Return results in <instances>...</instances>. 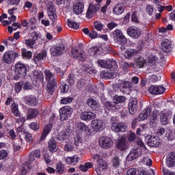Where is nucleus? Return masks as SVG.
<instances>
[{
    "label": "nucleus",
    "mask_w": 175,
    "mask_h": 175,
    "mask_svg": "<svg viewBox=\"0 0 175 175\" xmlns=\"http://www.w3.org/2000/svg\"><path fill=\"white\" fill-rule=\"evenodd\" d=\"M44 73L47 83V92L51 95H53L54 90H55V87L57 85V79L55 78V75L49 70H45Z\"/></svg>",
    "instance_id": "1"
},
{
    "label": "nucleus",
    "mask_w": 175,
    "mask_h": 175,
    "mask_svg": "<svg viewBox=\"0 0 175 175\" xmlns=\"http://www.w3.org/2000/svg\"><path fill=\"white\" fill-rule=\"evenodd\" d=\"M84 51L80 46H73L71 49V54L74 58H77L79 61H84L83 54Z\"/></svg>",
    "instance_id": "11"
},
{
    "label": "nucleus",
    "mask_w": 175,
    "mask_h": 175,
    "mask_svg": "<svg viewBox=\"0 0 175 175\" xmlns=\"http://www.w3.org/2000/svg\"><path fill=\"white\" fill-rule=\"evenodd\" d=\"M21 55L23 59H31L32 58V52L27 51L25 48H22Z\"/></svg>",
    "instance_id": "42"
},
{
    "label": "nucleus",
    "mask_w": 175,
    "mask_h": 175,
    "mask_svg": "<svg viewBox=\"0 0 175 175\" xmlns=\"http://www.w3.org/2000/svg\"><path fill=\"white\" fill-rule=\"evenodd\" d=\"M67 24L70 28H72V29H79L80 25L73 21H70L68 19Z\"/></svg>",
    "instance_id": "52"
},
{
    "label": "nucleus",
    "mask_w": 175,
    "mask_h": 175,
    "mask_svg": "<svg viewBox=\"0 0 175 175\" xmlns=\"http://www.w3.org/2000/svg\"><path fill=\"white\" fill-rule=\"evenodd\" d=\"M16 132L19 135L20 137H21L23 135H24L25 136L26 133H27L28 131L27 129L24 127L23 125H21L16 129Z\"/></svg>",
    "instance_id": "53"
},
{
    "label": "nucleus",
    "mask_w": 175,
    "mask_h": 175,
    "mask_svg": "<svg viewBox=\"0 0 175 175\" xmlns=\"http://www.w3.org/2000/svg\"><path fill=\"white\" fill-rule=\"evenodd\" d=\"M48 16L50 20L52 21L51 25H57V10H55V6L53 5H49L48 8Z\"/></svg>",
    "instance_id": "12"
},
{
    "label": "nucleus",
    "mask_w": 175,
    "mask_h": 175,
    "mask_svg": "<svg viewBox=\"0 0 175 175\" xmlns=\"http://www.w3.org/2000/svg\"><path fill=\"white\" fill-rule=\"evenodd\" d=\"M80 118L82 121H91V120H94L96 118V114L92 111H83L81 112L80 115Z\"/></svg>",
    "instance_id": "17"
},
{
    "label": "nucleus",
    "mask_w": 175,
    "mask_h": 175,
    "mask_svg": "<svg viewBox=\"0 0 175 175\" xmlns=\"http://www.w3.org/2000/svg\"><path fill=\"white\" fill-rule=\"evenodd\" d=\"M116 148L120 151H125L128 148V145H126V139L125 137H120L118 140Z\"/></svg>",
    "instance_id": "23"
},
{
    "label": "nucleus",
    "mask_w": 175,
    "mask_h": 175,
    "mask_svg": "<svg viewBox=\"0 0 175 175\" xmlns=\"http://www.w3.org/2000/svg\"><path fill=\"white\" fill-rule=\"evenodd\" d=\"M150 114H151V109L146 108L139 115V121H144V120H147V118H148V116H150Z\"/></svg>",
    "instance_id": "37"
},
{
    "label": "nucleus",
    "mask_w": 175,
    "mask_h": 175,
    "mask_svg": "<svg viewBox=\"0 0 175 175\" xmlns=\"http://www.w3.org/2000/svg\"><path fill=\"white\" fill-rule=\"evenodd\" d=\"M88 105L90 107L93 109L94 110H96L98 109V101L94 98H88L87 100Z\"/></svg>",
    "instance_id": "45"
},
{
    "label": "nucleus",
    "mask_w": 175,
    "mask_h": 175,
    "mask_svg": "<svg viewBox=\"0 0 175 175\" xmlns=\"http://www.w3.org/2000/svg\"><path fill=\"white\" fill-rule=\"evenodd\" d=\"M68 91H69V85L64 82L62 83L60 85V92H62V94H65Z\"/></svg>",
    "instance_id": "57"
},
{
    "label": "nucleus",
    "mask_w": 175,
    "mask_h": 175,
    "mask_svg": "<svg viewBox=\"0 0 175 175\" xmlns=\"http://www.w3.org/2000/svg\"><path fill=\"white\" fill-rule=\"evenodd\" d=\"M11 111L15 117H20V111H18V105L13 103L11 105Z\"/></svg>",
    "instance_id": "46"
},
{
    "label": "nucleus",
    "mask_w": 175,
    "mask_h": 175,
    "mask_svg": "<svg viewBox=\"0 0 175 175\" xmlns=\"http://www.w3.org/2000/svg\"><path fill=\"white\" fill-rule=\"evenodd\" d=\"M125 10V6L122 3H118L113 9V13L116 16L122 14Z\"/></svg>",
    "instance_id": "27"
},
{
    "label": "nucleus",
    "mask_w": 175,
    "mask_h": 175,
    "mask_svg": "<svg viewBox=\"0 0 175 175\" xmlns=\"http://www.w3.org/2000/svg\"><path fill=\"white\" fill-rule=\"evenodd\" d=\"M77 129L80 132H85L86 135H90V127L88 126L85 125V124L83 122H79L77 124Z\"/></svg>",
    "instance_id": "38"
},
{
    "label": "nucleus",
    "mask_w": 175,
    "mask_h": 175,
    "mask_svg": "<svg viewBox=\"0 0 175 175\" xmlns=\"http://www.w3.org/2000/svg\"><path fill=\"white\" fill-rule=\"evenodd\" d=\"M101 79H105L107 80L108 79H113L114 74L111 72V70H104L100 72Z\"/></svg>",
    "instance_id": "36"
},
{
    "label": "nucleus",
    "mask_w": 175,
    "mask_h": 175,
    "mask_svg": "<svg viewBox=\"0 0 175 175\" xmlns=\"http://www.w3.org/2000/svg\"><path fill=\"white\" fill-rule=\"evenodd\" d=\"M51 54L53 57H61L64 55L65 51V46L64 45H55L51 48Z\"/></svg>",
    "instance_id": "9"
},
{
    "label": "nucleus",
    "mask_w": 175,
    "mask_h": 175,
    "mask_svg": "<svg viewBox=\"0 0 175 175\" xmlns=\"http://www.w3.org/2000/svg\"><path fill=\"white\" fill-rule=\"evenodd\" d=\"M92 126L95 132H100L105 128L103 120H94L92 122Z\"/></svg>",
    "instance_id": "19"
},
{
    "label": "nucleus",
    "mask_w": 175,
    "mask_h": 175,
    "mask_svg": "<svg viewBox=\"0 0 175 175\" xmlns=\"http://www.w3.org/2000/svg\"><path fill=\"white\" fill-rule=\"evenodd\" d=\"M135 65L137 66V68H139V69H142V68H144V65H146V59L139 57L135 60Z\"/></svg>",
    "instance_id": "40"
},
{
    "label": "nucleus",
    "mask_w": 175,
    "mask_h": 175,
    "mask_svg": "<svg viewBox=\"0 0 175 175\" xmlns=\"http://www.w3.org/2000/svg\"><path fill=\"white\" fill-rule=\"evenodd\" d=\"M55 170L57 174H64L66 173V167H65V164L62 163V161H59L56 164Z\"/></svg>",
    "instance_id": "33"
},
{
    "label": "nucleus",
    "mask_w": 175,
    "mask_h": 175,
    "mask_svg": "<svg viewBox=\"0 0 175 175\" xmlns=\"http://www.w3.org/2000/svg\"><path fill=\"white\" fill-rule=\"evenodd\" d=\"M137 54V50L136 49H127L125 53H124V57L127 59H131V58H132V57H135V55H136Z\"/></svg>",
    "instance_id": "43"
},
{
    "label": "nucleus",
    "mask_w": 175,
    "mask_h": 175,
    "mask_svg": "<svg viewBox=\"0 0 175 175\" xmlns=\"http://www.w3.org/2000/svg\"><path fill=\"white\" fill-rule=\"evenodd\" d=\"M94 25L95 29H96V31H98V32H100L105 27V25L99 21L94 22Z\"/></svg>",
    "instance_id": "56"
},
{
    "label": "nucleus",
    "mask_w": 175,
    "mask_h": 175,
    "mask_svg": "<svg viewBox=\"0 0 175 175\" xmlns=\"http://www.w3.org/2000/svg\"><path fill=\"white\" fill-rule=\"evenodd\" d=\"M113 102L116 105H118V103H124V102H125V96L116 95L113 97Z\"/></svg>",
    "instance_id": "49"
},
{
    "label": "nucleus",
    "mask_w": 175,
    "mask_h": 175,
    "mask_svg": "<svg viewBox=\"0 0 175 175\" xmlns=\"http://www.w3.org/2000/svg\"><path fill=\"white\" fill-rule=\"evenodd\" d=\"M31 80L33 83H40L43 81V74L38 70H34L31 75Z\"/></svg>",
    "instance_id": "22"
},
{
    "label": "nucleus",
    "mask_w": 175,
    "mask_h": 175,
    "mask_svg": "<svg viewBox=\"0 0 175 175\" xmlns=\"http://www.w3.org/2000/svg\"><path fill=\"white\" fill-rule=\"evenodd\" d=\"M25 140L26 142H29V143H32L33 142V137H32V134L27 131L26 134H25Z\"/></svg>",
    "instance_id": "59"
},
{
    "label": "nucleus",
    "mask_w": 175,
    "mask_h": 175,
    "mask_svg": "<svg viewBox=\"0 0 175 175\" xmlns=\"http://www.w3.org/2000/svg\"><path fill=\"white\" fill-rule=\"evenodd\" d=\"M68 135H69V131H62L57 135V139L59 142H64L68 139Z\"/></svg>",
    "instance_id": "44"
},
{
    "label": "nucleus",
    "mask_w": 175,
    "mask_h": 175,
    "mask_svg": "<svg viewBox=\"0 0 175 175\" xmlns=\"http://www.w3.org/2000/svg\"><path fill=\"white\" fill-rule=\"evenodd\" d=\"M27 76V66L24 64L17 63L15 65V75L14 76V80H20L21 77Z\"/></svg>",
    "instance_id": "3"
},
{
    "label": "nucleus",
    "mask_w": 175,
    "mask_h": 175,
    "mask_svg": "<svg viewBox=\"0 0 175 175\" xmlns=\"http://www.w3.org/2000/svg\"><path fill=\"white\" fill-rule=\"evenodd\" d=\"M111 129L113 132L120 133V132H126V124L124 122H113L111 123Z\"/></svg>",
    "instance_id": "15"
},
{
    "label": "nucleus",
    "mask_w": 175,
    "mask_h": 175,
    "mask_svg": "<svg viewBox=\"0 0 175 175\" xmlns=\"http://www.w3.org/2000/svg\"><path fill=\"white\" fill-rule=\"evenodd\" d=\"M39 113V110H38L37 109H28L26 120H32V118H36L37 116H38Z\"/></svg>",
    "instance_id": "30"
},
{
    "label": "nucleus",
    "mask_w": 175,
    "mask_h": 175,
    "mask_svg": "<svg viewBox=\"0 0 175 175\" xmlns=\"http://www.w3.org/2000/svg\"><path fill=\"white\" fill-rule=\"evenodd\" d=\"M83 10H84V3H83V2L81 1L76 3V4L73 7L74 13L78 16L79 14H81Z\"/></svg>",
    "instance_id": "29"
},
{
    "label": "nucleus",
    "mask_w": 175,
    "mask_h": 175,
    "mask_svg": "<svg viewBox=\"0 0 175 175\" xmlns=\"http://www.w3.org/2000/svg\"><path fill=\"white\" fill-rule=\"evenodd\" d=\"M159 114V111L157 109H154L152 111V115L150 116V121H149V125L150 128H157Z\"/></svg>",
    "instance_id": "18"
},
{
    "label": "nucleus",
    "mask_w": 175,
    "mask_h": 175,
    "mask_svg": "<svg viewBox=\"0 0 175 175\" xmlns=\"http://www.w3.org/2000/svg\"><path fill=\"white\" fill-rule=\"evenodd\" d=\"M165 91V87L161 85H153L148 88V92L151 95H162Z\"/></svg>",
    "instance_id": "10"
},
{
    "label": "nucleus",
    "mask_w": 175,
    "mask_h": 175,
    "mask_svg": "<svg viewBox=\"0 0 175 175\" xmlns=\"http://www.w3.org/2000/svg\"><path fill=\"white\" fill-rule=\"evenodd\" d=\"M85 85V80L84 79H81L78 81L77 87L79 90H81L82 88H84V86Z\"/></svg>",
    "instance_id": "60"
},
{
    "label": "nucleus",
    "mask_w": 175,
    "mask_h": 175,
    "mask_svg": "<svg viewBox=\"0 0 175 175\" xmlns=\"http://www.w3.org/2000/svg\"><path fill=\"white\" fill-rule=\"evenodd\" d=\"M146 142L150 147H157L159 146V141L153 135H147Z\"/></svg>",
    "instance_id": "21"
},
{
    "label": "nucleus",
    "mask_w": 175,
    "mask_h": 175,
    "mask_svg": "<svg viewBox=\"0 0 175 175\" xmlns=\"http://www.w3.org/2000/svg\"><path fill=\"white\" fill-rule=\"evenodd\" d=\"M99 144L100 147H101L102 148L108 150V148H111V147H113L114 143L110 137L103 136L99 139Z\"/></svg>",
    "instance_id": "5"
},
{
    "label": "nucleus",
    "mask_w": 175,
    "mask_h": 175,
    "mask_svg": "<svg viewBox=\"0 0 175 175\" xmlns=\"http://www.w3.org/2000/svg\"><path fill=\"white\" fill-rule=\"evenodd\" d=\"M137 109V99L132 98L129 103V111L131 116H134Z\"/></svg>",
    "instance_id": "20"
},
{
    "label": "nucleus",
    "mask_w": 175,
    "mask_h": 175,
    "mask_svg": "<svg viewBox=\"0 0 175 175\" xmlns=\"http://www.w3.org/2000/svg\"><path fill=\"white\" fill-rule=\"evenodd\" d=\"M46 57L47 52L46 51H42L39 53H36L33 55L34 62H36V64H39L42 61H43V59H44V58H46Z\"/></svg>",
    "instance_id": "26"
},
{
    "label": "nucleus",
    "mask_w": 175,
    "mask_h": 175,
    "mask_svg": "<svg viewBox=\"0 0 175 175\" xmlns=\"http://www.w3.org/2000/svg\"><path fill=\"white\" fill-rule=\"evenodd\" d=\"M25 101L27 105H29L30 106H36L38 105V99L32 95L26 96Z\"/></svg>",
    "instance_id": "31"
},
{
    "label": "nucleus",
    "mask_w": 175,
    "mask_h": 175,
    "mask_svg": "<svg viewBox=\"0 0 175 175\" xmlns=\"http://www.w3.org/2000/svg\"><path fill=\"white\" fill-rule=\"evenodd\" d=\"M79 159H80V157L76 155L72 157H68L66 159V162L67 165H76L77 163H79Z\"/></svg>",
    "instance_id": "39"
},
{
    "label": "nucleus",
    "mask_w": 175,
    "mask_h": 175,
    "mask_svg": "<svg viewBox=\"0 0 175 175\" xmlns=\"http://www.w3.org/2000/svg\"><path fill=\"white\" fill-rule=\"evenodd\" d=\"M29 164L28 163H25L22 165L21 168V174L20 175H25L28 173V170H29Z\"/></svg>",
    "instance_id": "48"
},
{
    "label": "nucleus",
    "mask_w": 175,
    "mask_h": 175,
    "mask_svg": "<svg viewBox=\"0 0 175 175\" xmlns=\"http://www.w3.org/2000/svg\"><path fill=\"white\" fill-rule=\"evenodd\" d=\"M139 155V150L137 149H134L130 152V153L126 157L127 162H132L134 159H136Z\"/></svg>",
    "instance_id": "35"
},
{
    "label": "nucleus",
    "mask_w": 175,
    "mask_h": 175,
    "mask_svg": "<svg viewBox=\"0 0 175 175\" xmlns=\"http://www.w3.org/2000/svg\"><path fill=\"white\" fill-rule=\"evenodd\" d=\"M133 83L129 81H124L119 84L118 88L123 94H130L133 91Z\"/></svg>",
    "instance_id": "7"
},
{
    "label": "nucleus",
    "mask_w": 175,
    "mask_h": 175,
    "mask_svg": "<svg viewBox=\"0 0 175 175\" xmlns=\"http://www.w3.org/2000/svg\"><path fill=\"white\" fill-rule=\"evenodd\" d=\"M51 129H53V124H46L44 126L43 132L41 135L40 140H44V139H46V137H47V135H49V133H50V132H51Z\"/></svg>",
    "instance_id": "32"
},
{
    "label": "nucleus",
    "mask_w": 175,
    "mask_h": 175,
    "mask_svg": "<svg viewBox=\"0 0 175 175\" xmlns=\"http://www.w3.org/2000/svg\"><path fill=\"white\" fill-rule=\"evenodd\" d=\"M100 9L96 7L94 4H90L86 13V17L88 18H92L93 16H95V13L98 12Z\"/></svg>",
    "instance_id": "28"
},
{
    "label": "nucleus",
    "mask_w": 175,
    "mask_h": 175,
    "mask_svg": "<svg viewBox=\"0 0 175 175\" xmlns=\"http://www.w3.org/2000/svg\"><path fill=\"white\" fill-rule=\"evenodd\" d=\"M66 81L69 85H75V83H76V77L75 76V74H69Z\"/></svg>",
    "instance_id": "50"
},
{
    "label": "nucleus",
    "mask_w": 175,
    "mask_h": 175,
    "mask_svg": "<svg viewBox=\"0 0 175 175\" xmlns=\"http://www.w3.org/2000/svg\"><path fill=\"white\" fill-rule=\"evenodd\" d=\"M105 109L114 111L117 110V105L114 102L107 101L105 103Z\"/></svg>",
    "instance_id": "41"
},
{
    "label": "nucleus",
    "mask_w": 175,
    "mask_h": 175,
    "mask_svg": "<svg viewBox=\"0 0 175 175\" xmlns=\"http://www.w3.org/2000/svg\"><path fill=\"white\" fill-rule=\"evenodd\" d=\"M112 36L115 43L120 44V46H125V44L128 43L126 38L124 36V33H122V31L120 29H117L113 31Z\"/></svg>",
    "instance_id": "2"
},
{
    "label": "nucleus",
    "mask_w": 175,
    "mask_h": 175,
    "mask_svg": "<svg viewBox=\"0 0 175 175\" xmlns=\"http://www.w3.org/2000/svg\"><path fill=\"white\" fill-rule=\"evenodd\" d=\"M8 155H9V154L8 153V151L5 150H0V161L8 158Z\"/></svg>",
    "instance_id": "63"
},
{
    "label": "nucleus",
    "mask_w": 175,
    "mask_h": 175,
    "mask_svg": "<svg viewBox=\"0 0 175 175\" xmlns=\"http://www.w3.org/2000/svg\"><path fill=\"white\" fill-rule=\"evenodd\" d=\"M94 164L91 162L85 163V165H79V170L81 172H88V169H92L93 167Z\"/></svg>",
    "instance_id": "47"
},
{
    "label": "nucleus",
    "mask_w": 175,
    "mask_h": 175,
    "mask_svg": "<svg viewBox=\"0 0 175 175\" xmlns=\"http://www.w3.org/2000/svg\"><path fill=\"white\" fill-rule=\"evenodd\" d=\"M91 55H99L100 54V49L98 46H93L89 49Z\"/></svg>",
    "instance_id": "51"
},
{
    "label": "nucleus",
    "mask_w": 175,
    "mask_h": 175,
    "mask_svg": "<svg viewBox=\"0 0 175 175\" xmlns=\"http://www.w3.org/2000/svg\"><path fill=\"white\" fill-rule=\"evenodd\" d=\"M20 55V53L14 51L5 52L3 56L2 61L4 62V64H12V62H14L16 59L18 58Z\"/></svg>",
    "instance_id": "4"
},
{
    "label": "nucleus",
    "mask_w": 175,
    "mask_h": 175,
    "mask_svg": "<svg viewBox=\"0 0 175 175\" xmlns=\"http://www.w3.org/2000/svg\"><path fill=\"white\" fill-rule=\"evenodd\" d=\"M72 107L69 106L64 107L59 110L60 121H66L72 116Z\"/></svg>",
    "instance_id": "6"
},
{
    "label": "nucleus",
    "mask_w": 175,
    "mask_h": 175,
    "mask_svg": "<svg viewBox=\"0 0 175 175\" xmlns=\"http://www.w3.org/2000/svg\"><path fill=\"white\" fill-rule=\"evenodd\" d=\"M97 64L100 68L111 69L113 66H117V63L115 61L98 59Z\"/></svg>",
    "instance_id": "14"
},
{
    "label": "nucleus",
    "mask_w": 175,
    "mask_h": 175,
    "mask_svg": "<svg viewBox=\"0 0 175 175\" xmlns=\"http://www.w3.org/2000/svg\"><path fill=\"white\" fill-rule=\"evenodd\" d=\"M127 139L130 143H136L137 146H139V147H144V143L142 142V139L140 138L136 137V134L135 133H129L127 134Z\"/></svg>",
    "instance_id": "16"
},
{
    "label": "nucleus",
    "mask_w": 175,
    "mask_h": 175,
    "mask_svg": "<svg viewBox=\"0 0 175 175\" xmlns=\"http://www.w3.org/2000/svg\"><path fill=\"white\" fill-rule=\"evenodd\" d=\"M23 85H24V82H23V81L17 83L14 86L15 91L16 92H20V91H21Z\"/></svg>",
    "instance_id": "62"
},
{
    "label": "nucleus",
    "mask_w": 175,
    "mask_h": 175,
    "mask_svg": "<svg viewBox=\"0 0 175 175\" xmlns=\"http://www.w3.org/2000/svg\"><path fill=\"white\" fill-rule=\"evenodd\" d=\"M113 167L117 168L121 165V160L118 156L115 157L112 161Z\"/></svg>",
    "instance_id": "55"
},
{
    "label": "nucleus",
    "mask_w": 175,
    "mask_h": 175,
    "mask_svg": "<svg viewBox=\"0 0 175 175\" xmlns=\"http://www.w3.org/2000/svg\"><path fill=\"white\" fill-rule=\"evenodd\" d=\"M160 121L162 125H167V124H169V119L167 118V115H166V113H161Z\"/></svg>",
    "instance_id": "54"
},
{
    "label": "nucleus",
    "mask_w": 175,
    "mask_h": 175,
    "mask_svg": "<svg viewBox=\"0 0 175 175\" xmlns=\"http://www.w3.org/2000/svg\"><path fill=\"white\" fill-rule=\"evenodd\" d=\"M137 170L136 168H130L127 170L126 175H136Z\"/></svg>",
    "instance_id": "64"
},
{
    "label": "nucleus",
    "mask_w": 175,
    "mask_h": 175,
    "mask_svg": "<svg viewBox=\"0 0 175 175\" xmlns=\"http://www.w3.org/2000/svg\"><path fill=\"white\" fill-rule=\"evenodd\" d=\"M126 33L133 39H139L142 36V31L136 26L130 27L126 30Z\"/></svg>",
    "instance_id": "8"
},
{
    "label": "nucleus",
    "mask_w": 175,
    "mask_h": 175,
    "mask_svg": "<svg viewBox=\"0 0 175 175\" xmlns=\"http://www.w3.org/2000/svg\"><path fill=\"white\" fill-rule=\"evenodd\" d=\"M161 50L164 51V53L172 51V41L169 39H165L161 42Z\"/></svg>",
    "instance_id": "25"
},
{
    "label": "nucleus",
    "mask_w": 175,
    "mask_h": 175,
    "mask_svg": "<svg viewBox=\"0 0 175 175\" xmlns=\"http://www.w3.org/2000/svg\"><path fill=\"white\" fill-rule=\"evenodd\" d=\"M165 163L167 167H173L175 165V152H171L166 157Z\"/></svg>",
    "instance_id": "24"
},
{
    "label": "nucleus",
    "mask_w": 175,
    "mask_h": 175,
    "mask_svg": "<svg viewBox=\"0 0 175 175\" xmlns=\"http://www.w3.org/2000/svg\"><path fill=\"white\" fill-rule=\"evenodd\" d=\"M36 42V41H34L31 38H29L25 40V44H27V46L29 47V49H33V44H35Z\"/></svg>",
    "instance_id": "61"
},
{
    "label": "nucleus",
    "mask_w": 175,
    "mask_h": 175,
    "mask_svg": "<svg viewBox=\"0 0 175 175\" xmlns=\"http://www.w3.org/2000/svg\"><path fill=\"white\" fill-rule=\"evenodd\" d=\"M107 166H109V165L106 161L103 160V159H98L97 160L95 170L98 175H100L103 170H106V169H107Z\"/></svg>",
    "instance_id": "13"
},
{
    "label": "nucleus",
    "mask_w": 175,
    "mask_h": 175,
    "mask_svg": "<svg viewBox=\"0 0 175 175\" xmlns=\"http://www.w3.org/2000/svg\"><path fill=\"white\" fill-rule=\"evenodd\" d=\"M72 102H73V98L72 97H64L61 100L62 105H68V103H72Z\"/></svg>",
    "instance_id": "58"
},
{
    "label": "nucleus",
    "mask_w": 175,
    "mask_h": 175,
    "mask_svg": "<svg viewBox=\"0 0 175 175\" xmlns=\"http://www.w3.org/2000/svg\"><path fill=\"white\" fill-rule=\"evenodd\" d=\"M48 148L50 152H57L58 147H57V142L53 139H51L48 143Z\"/></svg>",
    "instance_id": "34"
}]
</instances>
